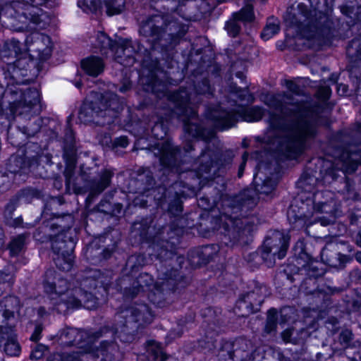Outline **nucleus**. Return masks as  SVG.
Here are the masks:
<instances>
[{
	"label": "nucleus",
	"mask_w": 361,
	"mask_h": 361,
	"mask_svg": "<svg viewBox=\"0 0 361 361\" xmlns=\"http://www.w3.org/2000/svg\"><path fill=\"white\" fill-rule=\"evenodd\" d=\"M149 151L159 158L163 175L174 172L180 176V180L174 183L166 190L164 198V202L169 204L168 212L175 216L182 212L181 199L196 195L199 190L214 178L219 166L223 165L214 159L219 153L206 149L199 158L200 166L197 169L180 171V149L169 140L157 142Z\"/></svg>",
	"instance_id": "obj_1"
},
{
	"label": "nucleus",
	"mask_w": 361,
	"mask_h": 361,
	"mask_svg": "<svg viewBox=\"0 0 361 361\" xmlns=\"http://www.w3.org/2000/svg\"><path fill=\"white\" fill-rule=\"evenodd\" d=\"M290 98L288 94H267L263 102L268 106L281 111L284 116L271 113L269 126L279 134L273 142L276 143L278 152L285 159H295L302 154L306 147V141L316 134V123L312 114L302 105L291 104L284 107L283 102Z\"/></svg>",
	"instance_id": "obj_2"
},
{
	"label": "nucleus",
	"mask_w": 361,
	"mask_h": 361,
	"mask_svg": "<svg viewBox=\"0 0 361 361\" xmlns=\"http://www.w3.org/2000/svg\"><path fill=\"white\" fill-rule=\"evenodd\" d=\"M276 183L267 178L255 189H247L235 197L222 200V211L216 220L221 231L230 242L243 240L255 232L260 224L259 218L254 214H248L257 203L259 194L269 195L276 187Z\"/></svg>",
	"instance_id": "obj_3"
},
{
	"label": "nucleus",
	"mask_w": 361,
	"mask_h": 361,
	"mask_svg": "<svg viewBox=\"0 0 361 361\" xmlns=\"http://www.w3.org/2000/svg\"><path fill=\"white\" fill-rule=\"evenodd\" d=\"M30 59L19 57L14 62H8L3 75L6 80L5 99L10 105L8 118L18 115L23 120H30L42 111L40 94L35 87H25Z\"/></svg>",
	"instance_id": "obj_4"
},
{
	"label": "nucleus",
	"mask_w": 361,
	"mask_h": 361,
	"mask_svg": "<svg viewBox=\"0 0 361 361\" xmlns=\"http://www.w3.org/2000/svg\"><path fill=\"white\" fill-rule=\"evenodd\" d=\"M326 4V0H307V4H298V13L291 23L310 47L331 45L340 39L338 21L322 11Z\"/></svg>",
	"instance_id": "obj_5"
},
{
	"label": "nucleus",
	"mask_w": 361,
	"mask_h": 361,
	"mask_svg": "<svg viewBox=\"0 0 361 361\" xmlns=\"http://www.w3.org/2000/svg\"><path fill=\"white\" fill-rule=\"evenodd\" d=\"M213 88L209 85L207 78L194 85L193 92H189L185 87H181L180 90L169 94L168 99L174 105V111L184 123L185 136H188L189 142L184 147L185 152H190L193 149V145L189 140L190 137L199 138L206 142L215 138L216 131L214 128H204L200 125L192 121L195 119L197 113L195 104L199 102L197 96L212 95Z\"/></svg>",
	"instance_id": "obj_6"
},
{
	"label": "nucleus",
	"mask_w": 361,
	"mask_h": 361,
	"mask_svg": "<svg viewBox=\"0 0 361 361\" xmlns=\"http://www.w3.org/2000/svg\"><path fill=\"white\" fill-rule=\"evenodd\" d=\"M44 289L50 301V305L59 313H66L69 310L85 307L88 310L96 308L99 298L93 296L85 290L71 288L68 281L54 269H48L44 274Z\"/></svg>",
	"instance_id": "obj_7"
},
{
	"label": "nucleus",
	"mask_w": 361,
	"mask_h": 361,
	"mask_svg": "<svg viewBox=\"0 0 361 361\" xmlns=\"http://www.w3.org/2000/svg\"><path fill=\"white\" fill-rule=\"evenodd\" d=\"M187 28L169 16L154 15L142 22L140 33L152 43L156 49L157 44L162 47L176 44L184 36Z\"/></svg>",
	"instance_id": "obj_8"
},
{
	"label": "nucleus",
	"mask_w": 361,
	"mask_h": 361,
	"mask_svg": "<svg viewBox=\"0 0 361 361\" xmlns=\"http://www.w3.org/2000/svg\"><path fill=\"white\" fill-rule=\"evenodd\" d=\"M61 226L58 223L52 222L44 226L34 233V238L42 243L51 241V248L56 255L54 258L56 266L64 271H70L73 266V250L75 243L70 233L71 227L63 228L57 234L51 231L58 229Z\"/></svg>",
	"instance_id": "obj_9"
},
{
	"label": "nucleus",
	"mask_w": 361,
	"mask_h": 361,
	"mask_svg": "<svg viewBox=\"0 0 361 361\" xmlns=\"http://www.w3.org/2000/svg\"><path fill=\"white\" fill-rule=\"evenodd\" d=\"M323 195L322 192H316L313 195L312 209L307 210L308 203H302L298 207L291 204L287 212V217L290 224L295 228L310 226L316 222H320L322 226H327L334 221L336 217L335 202L332 200L319 202V199Z\"/></svg>",
	"instance_id": "obj_10"
},
{
	"label": "nucleus",
	"mask_w": 361,
	"mask_h": 361,
	"mask_svg": "<svg viewBox=\"0 0 361 361\" xmlns=\"http://www.w3.org/2000/svg\"><path fill=\"white\" fill-rule=\"evenodd\" d=\"M158 281L154 283L152 277L147 274H140L132 288H125L124 295L133 298L140 292H148L149 300L158 307L164 305V295L171 291H174L178 287L176 283L178 271L171 269L170 272L159 270Z\"/></svg>",
	"instance_id": "obj_11"
},
{
	"label": "nucleus",
	"mask_w": 361,
	"mask_h": 361,
	"mask_svg": "<svg viewBox=\"0 0 361 361\" xmlns=\"http://www.w3.org/2000/svg\"><path fill=\"white\" fill-rule=\"evenodd\" d=\"M94 100L82 104L79 118L83 123L110 124L123 108V102L112 92L99 94L94 92Z\"/></svg>",
	"instance_id": "obj_12"
},
{
	"label": "nucleus",
	"mask_w": 361,
	"mask_h": 361,
	"mask_svg": "<svg viewBox=\"0 0 361 361\" xmlns=\"http://www.w3.org/2000/svg\"><path fill=\"white\" fill-rule=\"evenodd\" d=\"M59 341L61 345H75L82 350L72 353H54L48 357L47 361H89L93 357L90 351L94 337L86 331L71 327L63 329L59 333Z\"/></svg>",
	"instance_id": "obj_13"
},
{
	"label": "nucleus",
	"mask_w": 361,
	"mask_h": 361,
	"mask_svg": "<svg viewBox=\"0 0 361 361\" xmlns=\"http://www.w3.org/2000/svg\"><path fill=\"white\" fill-rule=\"evenodd\" d=\"M152 319L153 314L146 304H135L116 314L114 334L121 341L130 342L138 329Z\"/></svg>",
	"instance_id": "obj_14"
},
{
	"label": "nucleus",
	"mask_w": 361,
	"mask_h": 361,
	"mask_svg": "<svg viewBox=\"0 0 361 361\" xmlns=\"http://www.w3.org/2000/svg\"><path fill=\"white\" fill-rule=\"evenodd\" d=\"M264 110L261 107L253 106L246 109L235 104L231 108L221 105L209 109L207 117L215 129L225 130L233 127L240 120L247 122L258 121L262 118Z\"/></svg>",
	"instance_id": "obj_15"
},
{
	"label": "nucleus",
	"mask_w": 361,
	"mask_h": 361,
	"mask_svg": "<svg viewBox=\"0 0 361 361\" xmlns=\"http://www.w3.org/2000/svg\"><path fill=\"white\" fill-rule=\"evenodd\" d=\"M20 301L17 297L9 295L0 301V348L4 343V350L11 356H18L20 347L14 330V312L18 311Z\"/></svg>",
	"instance_id": "obj_16"
},
{
	"label": "nucleus",
	"mask_w": 361,
	"mask_h": 361,
	"mask_svg": "<svg viewBox=\"0 0 361 361\" xmlns=\"http://www.w3.org/2000/svg\"><path fill=\"white\" fill-rule=\"evenodd\" d=\"M289 240L288 234L279 231H273L266 238L260 250L250 253L246 259L255 267L262 262L267 267H272L275 264L276 257L281 259L286 255Z\"/></svg>",
	"instance_id": "obj_17"
},
{
	"label": "nucleus",
	"mask_w": 361,
	"mask_h": 361,
	"mask_svg": "<svg viewBox=\"0 0 361 361\" xmlns=\"http://www.w3.org/2000/svg\"><path fill=\"white\" fill-rule=\"evenodd\" d=\"M95 47L103 54L110 51L114 60L124 66H133L136 61L135 55L142 52L143 49L138 42H133L130 39H119L114 42L103 32L97 33Z\"/></svg>",
	"instance_id": "obj_18"
},
{
	"label": "nucleus",
	"mask_w": 361,
	"mask_h": 361,
	"mask_svg": "<svg viewBox=\"0 0 361 361\" xmlns=\"http://www.w3.org/2000/svg\"><path fill=\"white\" fill-rule=\"evenodd\" d=\"M112 277L113 272L111 271L101 272V271L98 269L90 270L86 274L85 276L80 282L77 281L80 287L73 285L72 286L69 283H68V286L71 288H77L78 290H81L82 293L87 290L88 293H91L93 296H97V293H93L92 290L98 289L97 293L104 295V294H107V290L111 283Z\"/></svg>",
	"instance_id": "obj_19"
},
{
	"label": "nucleus",
	"mask_w": 361,
	"mask_h": 361,
	"mask_svg": "<svg viewBox=\"0 0 361 361\" xmlns=\"http://www.w3.org/2000/svg\"><path fill=\"white\" fill-rule=\"evenodd\" d=\"M133 227L135 230H140V235L142 238L152 241V249L154 252L149 253L150 255L154 256L157 259L161 261L172 258L173 252L172 250H168L169 241H162L161 243L159 242L155 243L157 239L159 238V236L164 233L166 227L159 228L158 232L154 235H152V230H154V228L151 226L135 223Z\"/></svg>",
	"instance_id": "obj_20"
},
{
	"label": "nucleus",
	"mask_w": 361,
	"mask_h": 361,
	"mask_svg": "<svg viewBox=\"0 0 361 361\" xmlns=\"http://www.w3.org/2000/svg\"><path fill=\"white\" fill-rule=\"evenodd\" d=\"M26 151L21 152L20 154L12 155L7 164L8 173L13 174L16 181H24L25 175L35 166H38L41 157L37 154L35 156H28Z\"/></svg>",
	"instance_id": "obj_21"
},
{
	"label": "nucleus",
	"mask_w": 361,
	"mask_h": 361,
	"mask_svg": "<svg viewBox=\"0 0 361 361\" xmlns=\"http://www.w3.org/2000/svg\"><path fill=\"white\" fill-rule=\"evenodd\" d=\"M268 295V290L265 286L256 287L255 290L242 295L236 302L235 311L240 315L245 317L257 310L264 300V298Z\"/></svg>",
	"instance_id": "obj_22"
},
{
	"label": "nucleus",
	"mask_w": 361,
	"mask_h": 361,
	"mask_svg": "<svg viewBox=\"0 0 361 361\" xmlns=\"http://www.w3.org/2000/svg\"><path fill=\"white\" fill-rule=\"evenodd\" d=\"M25 51L36 52L40 58L51 54L52 43L48 35L34 32L27 36L25 40Z\"/></svg>",
	"instance_id": "obj_23"
},
{
	"label": "nucleus",
	"mask_w": 361,
	"mask_h": 361,
	"mask_svg": "<svg viewBox=\"0 0 361 361\" xmlns=\"http://www.w3.org/2000/svg\"><path fill=\"white\" fill-rule=\"evenodd\" d=\"M254 18L253 5L251 1L248 0L238 13H233V20L226 23V29L230 36L235 37L238 35L240 30V25L238 21L251 22Z\"/></svg>",
	"instance_id": "obj_24"
},
{
	"label": "nucleus",
	"mask_w": 361,
	"mask_h": 361,
	"mask_svg": "<svg viewBox=\"0 0 361 361\" xmlns=\"http://www.w3.org/2000/svg\"><path fill=\"white\" fill-rule=\"evenodd\" d=\"M87 171V167H85L84 165L81 166L82 179L88 183L91 193L93 195H97L104 191L110 185L111 178L114 174L111 169H105L101 172L99 180H92L89 179Z\"/></svg>",
	"instance_id": "obj_25"
},
{
	"label": "nucleus",
	"mask_w": 361,
	"mask_h": 361,
	"mask_svg": "<svg viewBox=\"0 0 361 361\" xmlns=\"http://www.w3.org/2000/svg\"><path fill=\"white\" fill-rule=\"evenodd\" d=\"M24 52H25L24 45L18 40L12 38L4 42L0 49V56L4 62L8 63L10 59H18Z\"/></svg>",
	"instance_id": "obj_26"
},
{
	"label": "nucleus",
	"mask_w": 361,
	"mask_h": 361,
	"mask_svg": "<svg viewBox=\"0 0 361 361\" xmlns=\"http://www.w3.org/2000/svg\"><path fill=\"white\" fill-rule=\"evenodd\" d=\"M157 67V62L154 63V68L149 71V76H140V82L146 92H150L159 97L160 92H164L165 86L157 78L154 69Z\"/></svg>",
	"instance_id": "obj_27"
},
{
	"label": "nucleus",
	"mask_w": 361,
	"mask_h": 361,
	"mask_svg": "<svg viewBox=\"0 0 361 361\" xmlns=\"http://www.w3.org/2000/svg\"><path fill=\"white\" fill-rule=\"evenodd\" d=\"M341 170L344 173H352L355 171L358 164H361V150L345 152L341 156Z\"/></svg>",
	"instance_id": "obj_28"
},
{
	"label": "nucleus",
	"mask_w": 361,
	"mask_h": 361,
	"mask_svg": "<svg viewBox=\"0 0 361 361\" xmlns=\"http://www.w3.org/2000/svg\"><path fill=\"white\" fill-rule=\"evenodd\" d=\"M252 349V343L245 338H238L233 343V351L231 357L233 361H244Z\"/></svg>",
	"instance_id": "obj_29"
},
{
	"label": "nucleus",
	"mask_w": 361,
	"mask_h": 361,
	"mask_svg": "<svg viewBox=\"0 0 361 361\" xmlns=\"http://www.w3.org/2000/svg\"><path fill=\"white\" fill-rule=\"evenodd\" d=\"M217 245H208L197 248L192 254V262L197 264L208 263L218 252Z\"/></svg>",
	"instance_id": "obj_30"
},
{
	"label": "nucleus",
	"mask_w": 361,
	"mask_h": 361,
	"mask_svg": "<svg viewBox=\"0 0 361 361\" xmlns=\"http://www.w3.org/2000/svg\"><path fill=\"white\" fill-rule=\"evenodd\" d=\"M81 68L88 75L97 77L103 72L104 63L101 58L92 56L81 61Z\"/></svg>",
	"instance_id": "obj_31"
},
{
	"label": "nucleus",
	"mask_w": 361,
	"mask_h": 361,
	"mask_svg": "<svg viewBox=\"0 0 361 361\" xmlns=\"http://www.w3.org/2000/svg\"><path fill=\"white\" fill-rule=\"evenodd\" d=\"M147 351L154 361H176L173 357L166 355L160 344L154 341L147 342Z\"/></svg>",
	"instance_id": "obj_32"
},
{
	"label": "nucleus",
	"mask_w": 361,
	"mask_h": 361,
	"mask_svg": "<svg viewBox=\"0 0 361 361\" xmlns=\"http://www.w3.org/2000/svg\"><path fill=\"white\" fill-rule=\"evenodd\" d=\"M341 12L350 19V23H355L361 20V6L355 7L348 4L340 6Z\"/></svg>",
	"instance_id": "obj_33"
},
{
	"label": "nucleus",
	"mask_w": 361,
	"mask_h": 361,
	"mask_svg": "<svg viewBox=\"0 0 361 361\" xmlns=\"http://www.w3.org/2000/svg\"><path fill=\"white\" fill-rule=\"evenodd\" d=\"M115 346L114 343L107 341L101 343V348L97 350V356L102 355L101 361H114L113 351Z\"/></svg>",
	"instance_id": "obj_34"
},
{
	"label": "nucleus",
	"mask_w": 361,
	"mask_h": 361,
	"mask_svg": "<svg viewBox=\"0 0 361 361\" xmlns=\"http://www.w3.org/2000/svg\"><path fill=\"white\" fill-rule=\"evenodd\" d=\"M104 4L109 16L117 15L124 9L125 0H105Z\"/></svg>",
	"instance_id": "obj_35"
},
{
	"label": "nucleus",
	"mask_w": 361,
	"mask_h": 361,
	"mask_svg": "<svg viewBox=\"0 0 361 361\" xmlns=\"http://www.w3.org/2000/svg\"><path fill=\"white\" fill-rule=\"evenodd\" d=\"M319 265L317 262L310 259L306 264L302 266V268L309 277L317 278L324 274V269L319 267Z\"/></svg>",
	"instance_id": "obj_36"
},
{
	"label": "nucleus",
	"mask_w": 361,
	"mask_h": 361,
	"mask_svg": "<svg viewBox=\"0 0 361 361\" xmlns=\"http://www.w3.org/2000/svg\"><path fill=\"white\" fill-rule=\"evenodd\" d=\"M27 234H21L13 238L10 243V251L12 255H18L25 247Z\"/></svg>",
	"instance_id": "obj_37"
},
{
	"label": "nucleus",
	"mask_w": 361,
	"mask_h": 361,
	"mask_svg": "<svg viewBox=\"0 0 361 361\" xmlns=\"http://www.w3.org/2000/svg\"><path fill=\"white\" fill-rule=\"evenodd\" d=\"M347 54L352 59L361 58V42L358 39H353L346 49Z\"/></svg>",
	"instance_id": "obj_38"
},
{
	"label": "nucleus",
	"mask_w": 361,
	"mask_h": 361,
	"mask_svg": "<svg viewBox=\"0 0 361 361\" xmlns=\"http://www.w3.org/2000/svg\"><path fill=\"white\" fill-rule=\"evenodd\" d=\"M100 5V0H78V6L85 12H96Z\"/></svg>",
	"instance_id": "obj_39"
},
{
	"label": "nucleus",
	"mask_w": 361,
	"mask_h": 361,
	"mask_svg": "<svg viewBox=\"0 0 361 361\" xmlns=\"http://www.w3.org/2000/svg\"><path fill=\"white\" fill-rule=\"evenodd\" d=\"M279 31V24L276 22H269L261 33L264 40H268L277 34Z\"/></svg>",
	"instance_id": "obj_40"
},
{
	"label": "nucleus",
	"mask_w": 361,
	"mask_h": 361,
	"mask_svg": "<svg viewBox=\"0 0 361 361\" xmlns=\"http://www.w3.org/2000/svg\"><path fill=\"white\" fill-rule=\"evenodd\" d=\"M277 326V312L275 309H271L268 312L265 330L267 333L275 331Z\"/></svg>",
	"instance_id": "obj_41"
},
{
	"label": "nucleus",
	"mask_w": 361,
	"mask_h": 361,
	"mask_svg": "<svg viewBox=\"0 0 361 361\" xmlns=\"http://www.w3.org/2000/svg\"><path fill=\"white\" fill-rule=\"evenodd\" d=\"M145 263V258L143 255H136L130 256L127 261V266L132 269L142 267Z\"/></svg>",
	"instance_id": "obj_42"
},
{
	"label": "nucleus",
	"mask_w": 361,
	"mask_h": 361,
	"mask_svg": "<svg viewBox=\"0 0 361 361\" xmlns=\"http://www.w3.org/2000/svg\"><path fill=\"white\" fill-rule=\"evenodd\" d=\"M229 91L240 100L246 99V97L248 94V90L247 87L240 88L237 87L236 85H231L230 86Z\"/></svg>",
	"instance_id": "obj_43"
},
{
	"label": "nucleus",
	"mask_w": 361,
	"mask_h": 361,
	"mask_svg": "<svg viewBox=\"0 0 361 361\" xmlns=\"http://www.w3.org/2000/svg\"><path fill=\"white\" fill-rule=\"evenodd\" d=\"M152 133L157 140H162L166 135V130L162 123L157 122L152 128Z\"/></svg>",
	"instance_id": "obj_44"
},
{
	"label": "nucleus",
	"mask_w": 361,
	"mask_h": 361,
	"mask_svg": "<svg viewBox=\"0 0 361 361\" xmlns=\"http://www.w3.org/2000/svg\"><path fill=\"white\" fill-rule=\"evenodd\" d=\"M41 122L42 121L39 118H37L33 126H23V132L25 134H27V136H34L36 133H37L41 127Z\"/></svg>",
	"instance_id": "obj_45"
},
{
	"label": "nucleus",
	"mask_w": 361,
	"mask_h": 361,
	"mask_svg": "<svg viewBox=\"0 0 361 361\" xmlns=\"http://www.w3.org/2000/svg\"><path fill=\"white\" fill-rule=\"evenodd\" d=\"M47 350V347L43 344H38L30 354V358L32 360H39L42 358L44 353Z\"/></svg>",
	"instance_id": "obj_46"
},
{
	"label": "nucleus",
	"mask_w": 361,
	"mask_h": 361,
	"mask_svg": "<svg viewBox=\"0 0 361 361\" xmlns=\"http://www.w3.org/2000/svg\"><path fill=\"white\" fill-rule=\"evenodd\" d=\"M329 249L327 246L324 247L321 252V258L324 261V263L329 266H336V264L334 262V259H336V257H333V256H329Z\"/></svg>",
	"instance_id": "obj_47"
},
{
	"label": "nucleus",
	"mask_w": 361,
	"mask_h": 361,
	"mask_svg": "<svg viewBox=\"0 0 361 361\" xmlns=\"http://www.w3.org/2000/svg\"><path fill=\"white\" fill-rule=\"evenodd\" d=\"M353 334L349 329H345L340 334V341L342 344L348 346L350 342L353 340Z\"/></svg>",
	"instance_id": "obj_48"
},
{
	"label": "nucleus",
	"mask_w": 361,
	"mask_h": 361,
	"mask_svg": "<svg viewBox=\"0 0 361 361\" xmlns=\"http://www.w3.org/2000/svg\"><path fill=\"white\" fill-rule=\"evenodd\" d=\"M25 192V190H22L16 198L11 200L10 202L7 204L6 209L11 210V212L14 210L16 207L17 202L22 201L23 200Z\"/></svg>",
	"instance_id": "obj_49"
},
{
	"label": "nucleus",
	"mask_w": 361,
	"mask_h": 361,
	"mask_svg": "<svg viewBox=\"0 0 361 361\" xmlns=\"http://www.w3.org/2000/svg\"><path fill=\"white\" fill-rule=\"evenodd\" d=\"M128 140L127 137L126 136H121L119 137H116L114 139V140L112 142V147H122L126 148L128 145Z\"/></svg>",
	"instance_id": "obj_50"
},
{
	"label": "nucleus",
	"mask_w": 361,
	"mask_h": 361,
	"mask_svg": "<svg viewBox=\"0 0 361 361\" xmlns=\"http://www.w3.org/2000/svg\"><path fill=\"white\" fill-rule=\"evenodd\" d=\"M286 87L290 92L295 94H300L301 92L300 87L293 81L288 80L286 82Z\"/></svg>",
	"instance_id": "obj_51"
},
{
	"label": "nucleus",
	"mask_w": 361,
	"mask_h": 361,
	"mask_svg": "<svg viewBox=\"0 0 361 361\" xmlns=\"http://www.w3.org/2000/svg\"><path fill=\"white\" fill-rule=\"evenodd\" d=\"M73 173V168L71 166L67 167L64 171V176L66 177V183L68 187H70L72 184L74 186V183H72V175Z\"/></svg>",
	"instance_id": "obj_52"
},
{
	"label": "nucleus",
	"mask_w": 361,
	"mask_h": 361,
	"mask_svg": "<svg viewBox=\"0 0 361 361\" xmlns=\"http://www.w3.org/2000/svg\"><path fill=\"white\" fill-rule=\"evenodd\" d=\"M42 331V326L41 325H37L35 331L30 336V340L32 341H37L41 338V334Z\"/></svg>",
	"instance_id": "obj_53"
},
{
	"label": "nucleus",
	"mask_w": 361,
	"mask_h": 361,
	"mask_svg": "<svg viewBox=\"0 0 361 361\" xmlns=\"http://www.w3.org/2000/svg\"><path fill=\"white\" fill-rule=\"evenodd\" d=\"M319 97L324 99V100H326L329 98L330 97V94H331V90L329 87H322L319 90Z\"/></svg>",
	"instance_id": "obj_54"
},
{
	"label": "nucleus",
	"mask_w": 361,
	"mask_h": 361,
	"mask_svg": "<svg viewBox=\"0 0 361 361\" xmlns=\"http://www.w3.org/2000/svg\"><path fill=\"white\" fill-rule=\"evenodd\" d=\"M247 158H248V154L247 152H245L242 156L243 162L240 165L239 169H238V176L239 178H240L243 174L244 169H245Z\"/></svg>",
	"instance_id": "obj_55"
},
{
	"label": "nucleus",
	"mask_w": 361,
	"mask_h": 361,
	"mask_svg": "<svg viewBox=\"0 0 361 361\" xmlns=\"http://www.w3.org/2000/svg\"><path fill=\"white\" fill-rule=\"evenodd\" d=\"M290 336H291V332H290V330H286L282 334V336H283V341H286V342H288L289 341Z\"/></svg>",
	"instance_id": "obj_56"
},
{
	"label": "nucleus",
	"mask_w": 361,
	"mask_h": 361,
	"mask_svg": "<svg viewBox=\"0 0 361 361\" xmlns=\"http://www.w3.org/2000/svg\"><path fill=\"white\" fill-rule=\"evenodd\" d=\"M23 223V219L21 217H18L13 220V226L15 227L20 226Z\"/></svg>",
	"instance_id": "obj_57"
},
{
	"label": "nucleus",
	"mask_w": 361,
	"mask_h": 361,
	"mask_svg": "<svg viewBox=\"0 0 361 361\" xmlns=\"http://www.w3.org/2000/svg\"><path fill=\"white\" fill-rule=\"evenodd\" d=\"M130 88V85L129 83L128 84H124L123 85H122L120 88H119V91L121 92H126L127 90H128Z\"/></svg>",
	"instance_id": "obj_58"
},
{
	"label": "nucleus",
	"mask_w": 361,
	"mask_h": 361,
	"mask_svg": "<svg viewBox=\"0 0 361 361\" xmlns=\"http://www.w3.org/2000/svg\"><path fill=\"white\" fill-rule=\"evenodd\" d=\"M37 312H38V315L39 317H42L44 315L46 314L47 311H46V310H45V308L44 307H40L38 309Z\"/></svg>",
	"instance_id": "obj_59"
},
{
	"label": "nucleus",
	"mask_w": 361,
	"mask_h": 361,
	"mask_svg": "<svg viewBox=\"0 0 361 361\" xmlns=\"http://www.w3.org/2000/svg\"><path fill=\"white\" fill-rule=\"evenodd\" d=\"M356 242L357 244L361 247V230L357 233Z\"/></svg>",
	"instance_id": "obj_60"
},
{
	"label": "nucleus",
	"mask_w": 361,
	"mask_h": 361,
	"mask_svg": "<svg viewBox=\"0 0 361 361\" xmlns=\"http://www.w3.org/2000/svg\"><path fill=\"white\" fill-rule=\"evenodd\" d=\"M355 259L357 262H361V252H356Z\"/></svg>",
	"instance_id": "obj_61"
},
{
	"label": "nucleus",
	"mask_w": 361,
	"mask_h": 361,
	"mask_svg": "<svg viewBox=\"0 0 361 361\" xmlns=\"http://www.w3.org/2000/svg\"><path fill=\"white\" fill-rule=\"evenodd\" d=\"M341 87L342 88L343 93H345L347 92V87L344 85H341L338 88V91L340 90Z\"/></svg>",
	"instance_id": "obj_62"
},
{
	"label": "nucleus",
	"mask_w": 361,
	"mask_h": 361,
	"mask_svg": "<svg viewBox=\"0 0 361 361\" xmlns=\"http://www.w3.org/2000/svg\"><path fill=\"white\" fill-rule=\"evenodd\" d=\"M171 233H174L176 235H179V233L182 232V231H181V230H180V229H177V230L173 231L172 227L171 228Z\"/></svg>",
	"instance_id": "obj_63"
},
{
	"label": "nucleus",
	"mask_w": 361,
	"mask_h": 361,
	"mask_svg": "<svg viewBox=\"0 0 361 361\" xmlns=\"http://www.w3.org/2000/svg\"><path fill=\"white\" fill-rule=\"evenodd\" d=\"M206 200H207V198H204V197L200 198V201H199V204H200V206H202V207H203V206H204L203 202H204V201H206Z\"/></svg>",
	"instance_id": "obj_64"
}]
</instances>
